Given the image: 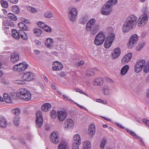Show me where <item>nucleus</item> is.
Listing matches in <instances>:
<instances>
[{
  "instance_id": "nucleus-44",
  "label": "nucleus",
  "mask_w": 149,
  "mask_h": 149,
  "mask_svg": "<svg viewBox=\"0 0 149 149\" xmlns=\"http://www.w3.org/2000/svg\"><path fill=\"white\" fill-rule=\"evenodd\" d=\"M27 9L29 11L32 13H34L37 11L36 9L30 6H28L26 7Z\"/></svg>"
},
{
  "instance_id": "nucleus-31",
  "label": "nucleus",
  "mask_w": 149,
  "mask_h": 149,
  "mask_svg": "<svg viewBox=\"0 0 149 149\" xmlns=\"http://www.w3.org/2000/svg\"><path fill=\"white\" fill-rule=\"evenodd\" d=\"M7 122L3 117L0 116V126L5 127L6 126Z\"/></svg>"
},
{
  "instance_id": "nucleus-59",
  "label": "nucleus",
  "mask_w": 149,
  "mask_h": 149,
  "mask_svg": "<svg viewBox=\"0 0 149 149\" xmlns=\"http://www.w3.org/2000/svg\"><path fill=\"white\" fill-rule=\"evenodd\" d=\"M35 42L38 45H40L41 44V42L38 40H35Z\"/></svg>"
},
{
  "instance_id": "nucleus-60",
  "label": "nucleus",
  "mask_w": 149,
  "mask_h": 149,
  "mask_svg": "<svg viewBox=\"0 0 149 149\" xmlns=\"http://www.w3.org/2000/svg\"><path fill=\"white\" fill-rule=\"evenodd\" d=\"M74 103H75L78 106V107H79L81 109H85V108H84V107H83V106H82L78 104H77L76 103L74 102Z\"/></svg>"
},
{
  "instance_id": "nucleus-57",
  "label": "nucleus",
  "mask_w": 149,
  "mask_h": 149,
  "mask_svg": "<svg viewBox=\"0 0 149 149\" xmlns=\"http://www.w3.org/2000/svg\"><path fill=\"white\" fill-rule=\"evenodd\" d=\"M8 1L11 3H17L18 0H8Z\"/></svg>"
},
{
  "instance_id": "nucleus-16",
  "label": "nucleus",
  "mask_w": 149,
  "mask_h": 149,
  "mask_svg": "<svg viewBox=\"0 0 149 149\" xmlns=\"http://www.w3.org/2000/svg\"><path fill=\"white\" fill-rule=\"evenodd\" d=\"M132 57V53H129L125 55L121 60V63L123 64L127 63L130 61Z\"/></svg>"
},
{
  "instance_id": "nucleus-53",
  "label": "nucleus",
  "mask_w": 149,
  "mask_h": 149,
  "mask_svg": "<svg viewBox=\"0 0 149 149\" xmlns=\"http://www.w3.org/2000/svg\"><path fill=\"white\" fill-rule=\"evenodd\" d=\"M79 145L80 144L78 143H75L74 144V143H73L72 149H79Z\"/></svg>"
},
{
  "instance_id": "nucleus-23",
  "label": "nucleus",
  "mask_w": 149,
  "mask_h": 149,
  "mask_svg": "<svg viewBox=\"0 0 149 149\" xmlns=\"http://www.w3.org/2000/svg\"><path fill=\"white\" fill-rule=\"evenodd\" d=\"M120 54V48L117 47L115 48L113 50L112 53V56L113 58H118Z\"/></svg>"
},
{
  "instance_id": "nucleus-3",
  "label": "nucleus",
  "mask_w": 149,
  "mask_h": 149,
  "mask_svg": "<svg viewBox=\"0 0 149 149\" xmlns=\"http://www.w3.org/2000/svg\"><path fill=\"white\" fill-rule=\"evenodd\" d=\"M17 80L15 81V83L18 84H24V81H30L33 80L34 78L33 75H18Z\"/></svg>"
},
{
  "instance_id": "nucleus-10",
  "label": "nucleus",
  "mask_w": 149,
  "mask_h": 149,
  "mask_svg": "<svg viewBox=\"0 0 149 149\" xmlns=\"http://www.w3.org/2000/svg\"><path fill=\"white\" fill-rule=\"evenodd\" d=\"M138 40L137 34H134L132 35L130 39L129 42L127 46L129 48H131L136 44Z\"/></svg>"
},
{
  "instance_id": "nucleus-21",
  "label": "nucleus",
  "mask_w": 149,
  "mask_h": 149,
  "mask_svg": "<svg viewBox=\"0 0 149 149\" xmlns=\"http://www.w3.org/2000/svg\"><path fill=\"white\" fill-rule=\"evenodd\" d=\"M95 132V127L94 125L91 124L89 126L88 133L89 136L93 135Z\"/></svg>"
},
{
  "instance_id": "nucleus-1",
  "label": "nucleus",
  "mask_w": 149,
  "mask_h": 149,
  "mask_svg": "<svg viewBox=\"0 0 149 149\" xmlns=\"http://www.w3.org/2000/svg\"><path fill=\"white\" fill-rule=\"evenodd\" d=\"M137 22V18L134 15H132L127 18L125 23L123 25V31L127 32L129 30L136 26Z\"/></svg>"
},
{
  "instance_id": "nucleus-52",
  "label": "nucleus",
  "mask_w": 149,
  "mask_h": 149,
  "mask_svg": "<svg viewBox=\"0 0 149 149\" xmlns=\"http://www.w3.org/2000/svg\"><path fill=\"white\" fill-rule=\"evenodd\" d=\"M74 91L76 92H78L81 94H83L84 95H86V94L83 91H82L79 88H75L74 89Z\"/></svg>"
},
{
  "instance_id": "nucleus-28",
  "label": "nucleus",
  "mask_w": 149,
  "mask_h": 149,
  "mask_svg": "<svg viewBox=\"0 0 149 149\" xmlns=\"http://www.w3.org/2000/svg\"><path fill=\"white\" fill-rule=\"evenodd\" d=\"M19 39L21 37L22 39L26 40L28 39L26 34L24 31L21 30H19Z\"/></svg>"
},
{
  "instance_id": "nucleus-39",
  "label": "nucleus",
  "mask_w": 149,
  "mask_h": 149,
  "mask_svg": "<svg viewBox=\"0 0 149 149\" xmlns=\"http://www.w3.org/2000/svg\"><path fill=\"white\" fill-rule=\"evenodd\" d=\"M12 10L15 13L18 14L19 12V10L18 7L16 6H14L12 7Z\"/></svg>"
},
{
  "instance_id": "nucleus-50",
  "label": "nucleus",
  "mask_w": 149,
  "mask_h": 149,
  "mask_svg": "<svg viewBox=\"0 0 149 149\" xmlns=\"http://www.w3.org/2000/svg\"><path fill=\"white\" fill-rule=\"evenodd\" d=\"M63 99L65 100L69 101L71 103H74V102L70 99H69L68 96L67 95H63L62 96Z\"/></svg>"
},
{
  "instance_id": "nucleus-20",
  "label": "nucleus",
  "mask_w": 149,
  "mask_h": 149,
  "mask_svg": "<svg viewBox=\"0 0 149 149\" xmlns=\"http://www.w3.org/2000/svg\"><path fill=\"white\" fill-rule=\"evenodd\" d=\"M104 82L103 79L101 77H99L95 79L93 81L94 86H101Z\"/></svg>"
},
{
  "instance_id": "nucleus-15",
  "label": "nucleus",
  "mask_w": 149,
  "mask_h": 149,
  "mask_svg": "<svg viewBox=\"0 0 149 149\" xmlns=\"http://www.w3.org/2000/svg\"><path fill=\"white\" fill-rule=\"evenodd\" d=\"M51 141L54 144L58 143L59 141V138L57 133L55 132H52L50 136Z\"/></svg>"
},
{
  "instance_id": "nucleus-17",
  "label": "nucleus",
  "mask_w": 149,
  "mask_h": 149,
  "mask_svg": "<svg viewBox=\"0 0 149 149\" xmlns=\"http://www.w3.org/2000/svg\"><path fill=\"white\" fill-rule=\"evenodd\" d=\"M77 10L76 8H72L70 11L69 18L71 21H74L75 20L77 15Z\"/></svg>"
},
{
  "instance_id": "nucleus-5",
  "label": "nucleus",
  "mask_w": 149,
  "mask_h": 149,
  "mask_svg": "<svg viewBox=\"0 0 149 149\" xmlns=\"http://www.w3.org/2000/svg\"><path fill=\"white\" fill-rule=\"evenodd\" d=\"M105 38V36L104 33L101 31L100 32L95 38L94 43L97 46L101 45L103 43Z\"/></svg>"
},
{
  "instance_id": "nucleus-43",
  "label": "nucleus",
  "mask_w": 149,
  "mask_h": 149,
  "mask_svg": "<svg viewBox=\"0 0 149 149\" xmlns=\"http://www.w3.org/2000/svg\"><path fill=\"white\" fill-rule=\"evenodd\" d=\"M143 68L140 66H137V65L136 64L134 67V71L136 73H139L142 70Z\"/></svg>"
},
{
  "instance_id": "nucleus-46",
  "label": "nucleus",
  "mask_w": 149,
  "mask_h": 149,
  "mask_svg": "<svg viewBox=\"0 0 149 149\" xmlns=\"http://www.w3.org/2000/svg\"><path fill=\"white\" fill-rule=\"evenodd\" d=\"M107 142V140L105 138H103L101 141L100 143V148H104V146Z\"/></svg>"
},
{
  "instance_id": "nucleus-25",
  "label": "nucleus",
  "mask_w": 149,
  "mask_h": 149,
  "mask_svg": "<svg viewBox=\"0 0 149 149\" xmlns=\"http://www.w3.org/2000/svg\"><path fill=\"white\" fill-rule=\"evenodd\" d=\"M73 143L80 144L81 143V139L80 136L78 134L75 135L73 137Z\"/></svg>"
},
{
  "instance_id": "nucleus-13",
  "label": "nucleus",
  "mask_w": 149,
  "mask_h": 149,
  "mask_svg": "<svg viewBox=\"0 0 149 149\" xmlns=\"http://www.w3.org/2000/svg\"><path fill=\"white\" fill-rule=\"evenodd\" d=\"M74 126L73 120L71 119H67L64 123V128L66 129H70L72 128Z\"/></svg>"
},
{
  "instance_id": "nucleus-41",
  "label": "nucleus",
  "mask_w": 149,
  "mask_h": 149,
  "mask_svg": "<svg viewBox=\"0 0 149 149\" xmlns=\"http://www.w3.org/2000/svg\"><path fill=\"white\" fill-rule=\"evenodd\" d=\"M1 3L3 8H6L8 7V3L7 1L2 0L1 1Z\"/></svg>"
},
{
  "instance_id": "nucleus-34",
  "label": "nucleus",
  "mask_w": 149,
  "mask_h": 149,
  "mask_svg": "<svg viewBox=\"0 0 149 149\" xmlns=\"http://www.w3.org/2000/svg\"><path fill=\"white\" fill-rule=\"evenodd\" d=\"M146 61L145 60H141L137 61L136 64L138 66H140L143 68L145 65Z\"/></svg>"
},
{
  "instance_id": "nucleus-58",
  "label": "nucleus",
  "mask_w": 149,
  "mask_h": 149,
  "mask_svg": "<svg viewBox=\"0 0 149 149\" xmlns=\"http://www.w3.org/2000/svg\"><path fill=\"white\" fill-rule=\"evenodd\" d=\"M22 21L26 23H30L29 21L24 18L22 19Z\"/></svg>"
},
{
  "instance_id": "nucleus-24",
  "label": "nucleus",
  "mask_w": 149,
  "mask_h": 149,
  "mask_svg": "<svg viewBox=\"0 0 149 149\" xmlns=\"http://www.w3.org/2000/svg\"><path fill=\"white\" fill-rule=\"evenodd\" d=\"M51 108L50 104L48 103H46L43 105L41 107L42 110L46 112Z\"/></svg>"
},
{
  "instance_id": "nucleus-64",
  "label": "nucleus",
  "mask_w": 149,
  "mask_h": 149,
  "mask_svg": "<svg viewBox=\"0 0 149 149\" xmlns=\"http://www.w3.org/2000/svg\"><path fill=\"white\" fill-rule=\"evenodd\" d=\"M101 103L103 104H107V101L103 100L102 102Z\"/></svg>"
},
{
  "instance_id": "nucleus-40",
  "label": "nucleus",
  "mask_w": 149,
  "mask_h": 149,
  "mask_svg": "<svg viewBox=\"0 0 149 149\" xmlns=\"http://www.w3.org/2000/svg\"><path fill=\"white\" fill-rule=\"evenodd\" d=\"M11 112L17 116L20 113V111L19 108L13 109L11 111Z\"/></svg>"
},
{
  "instance_id": "nucleus-36",
  "label": "nucleus",
  "mask_w": 149,
  "mask_h": 149,
  "mask_svg": "<svg viewBox=\"0 0 149 149\" xmlns=\"http://www.w3.org/2000/svg\"><path fill=\"white\" fill-rule=\"evenodd\" d=\"M8 17L10 19L13 21H16L17 19V17L13 13H9L8 14Z\"/></svg>"
},
{
  "instance_id": "nucleus-63",
  "label": "nucleus",
  "mask_w": 149,
  "mask_h": 149,
  "mask_svg": "<svg viewBox=\"0 0 149 149\" xmlns=\"http://www.w3.org/2000/svg\"><path fill=\"white\" fill-rule=\"evenodd\" d=\"M3 13L5 14H6L7 13V11L5 9H3Z\"/></svg>"
},
{
  "instance_id": "nucleus-38",
  "label": "nucleus",
  "mask_w": 149,
  "mask_h": 149,
  "mask_svg": "<svg viewBox=\"0 0 149 149\" xmlns=\"http://www.w3.org/2000/svg\"><path fill=\"white\" fill-rule=\"evenodd\" d=\"M68 148L67 144L64 142L59 145L58 149H68Z\"/></svg>"
},
{
  "instance_id": "nucleus-11",
  "label": "nucleus",
  "mask_w": 149,
  "mask_h": 149,
  "mask_svg": "<svg viewBox=\"0 0 149 149\" xmlns=\"http://www.w3.org/2000/svg\"><path fill=\"white\" fill-rule=\"evenodd\" d=\"M63 68V64L58 61H55L53 63L52 68L53 70L58 71L61 70Z\"/></svg>"
},
{
  "instance_id": "nucleus-32",
  "label": "nucleus",
  "mask_w": 149,
  "mask_h": 149,
  "mask_svg": "<svg viewBox=\"0 0 149 149\" xmlns=\"http://www.w3.org/2000/svg\"><path fill=\"white\" fill-rule=\"evenodd\" d=\"M102 92L105 95H108L109 94V89L108 86H104L102 87Z\"/></svg>"
},
{
  "instance_id": "nucleus-48",
  "label": "nucleus",
  "mask_w": 149,
  "mask_h": 149,
  "mask_svg": "<svg viewBox=\"0 0 149 149\" xmlns=\"http://www.w3.org/2000/svg\"><path fill=\"white\" fill-rule=\"evenodd\" d=\"M19 118L18 116H16L14 118V123L15 126H17L19 124Z\"/></svg>"
},
{
  "instance_id": "nucleus-54",
  "label": "nucleus",
  "mask_w": 149,
  "mask_h": 149,
  "mask_svg": "<svg viewBox=\"0 0 149 149\" xmlns=\"http://www.w3.org/2000/svg\"><path fill=\"white\" fill-rule=\"evenodd\" d=\"M144 45L145 44L144 43H142L141 44H140L139 45L137 48V50L138 51H139L143 47V46H144Z\"/></svg>"
},
{
  "instance_id": "nucleus-22",
  "label": "nucleus",
  "mask_w": 149,
  "mask_h": 149,
  "mask_svg": "<svg viewBox=\"0 0 149 149\" xmlns=\"http://www.w3.org/2000/svg\"><path fill=\"white\" fill-rule=\"evenodd\" d=\"M11 35L15 39L18 40L19 39V30L17 31L15 29H13L12 30Z\"/></svg>"
},
{
  "instance_id": "nucleus-2",
  "label": "nucleus",
  "mask_w": 149,
  "mask_h": 149,
  "mask_svg": "<svg viewBox=\"0 0 149 149\" xmlns=\"http://www.w3.org/2000/svg\"><path fill=\"white\" fill-rule=\"evenodd\" d=\"M118 3L117 0H109L105 4L101 10V13L103 15H107L110 14L112 11L111 8Z\"/></svg>"
},
{
  "instance_id": "nucleus-35",
  "label": "nucleus",
  "mask_w": 149,
  "mask_h": 149,
  "mask_svg": "<svg viewBox=\"0 0 149 149\" xmlns=\"http://www.w3.org/2000/svg\"><path fill=\"white\" fill-rule=\"evenodd\" d=\"M90 142L89 141H84L83 143V149H90L91 147Z\"/></svg>"
},
{
  "instance_id": "nucleus-12",
  "label": "nucleus",
  "mask_w": 149,
  "mask_h": 149,
  "mask_svg": "<svg viewBox=\"0 0 149 149\" xmlns=\"http://www.w3.org/2000/svg\"><path fill=\"white\" fill-rule=\"evenodd\" d=\"M67 115V113L65 111L60 110L58 111L57 117L60 121H62L65 120Z\"/></svg>"
},
{
  "instance_id": "nucleus-19",
  "label": "nucleus",
  "mask_w": 149,
  "mask_h": 149,
  "mask_svg": "<svg viewBox=\"0 0 149 149\" xmlns=\"http://www.w3.org/2000/svg\"><path fill=\"white\" fill-rule=\"evenodd\" d=\"M19 55L16 52L13 53L10 57V60L13 63L17 62L19 60Z\"/></svg>"
},
{
  "instance_id": "nucleus-47",
  "label": "nucleus",
  "mask_w": 149,
  "mask_h": 149,
  "mask_svg": "<svg viewBox=\"0 0 149 149\" xmlns=\"http://www.w3.org/2000/svg\"><path fill=\"white\" fill-rule=\"evenodd\" d=\"M45 16L46 18H50L52 17L53 15L52 12L47 11L45 13Z\"/></svg>"
},
{
  "instance_id": "nucleus-42",
  "label": "nucleus",
  "mask_w": 149,
  "mask_h": 149,
  "mask_svg": "<svg viewBox=\"0 0 149 149\" xmlns=\"http://www.w3.org/2000/svg\"><path fill=\"white\" fill-rule=\"evenodd\" d=\"M99 29V26L96 25L94 28L91 31V34H96Z\"/></svg>"
},
{
  "instance_id": "nucleus-30",
  "label": "nucleus",
  "mask_w": 149,
  "mask_h": 149,
  "mask_svg": "<svg viewBox=\"0 0 149 149\" xmlns=\"http://www.w3.org/2000/svg\"><path fill=\"white\" fill-rule=\"evenodd\" d=\"M3 97L6 102L8 103H11L12 102L10 96L8 94L4 93L3 95Z\"/></svg>"
},
{
  "instance_id": "nucleus-55",
  "label": "nucleus",
  "mask_w": 149,
  "mask_h": 149,
  "mask_svg": "<svg viewBox=\"0 0 149 149\" xmlns=\"http://www.w3.org/2000/svg\"><path fill=\"white\" fill-rule=\"evenodd\" d=\"M84 62L83 61H81L79 62L78 63H77L76 64V66H80L84 64Z\"/></svg>"
},
{
  "instance_id": "nucleus-51",
  "label": "nucleus",
  "mask_w": 149,
  "mask_h": 149,
  "mask_svg": "<svg viewBox=\"0 0 149 149\" xmlns=\"http://www.w3.org/2000/svg\"><path fill=\"white\" fill-rule=\"evenodd\" d=\"M143 123L147 125L149 127V120L146 118H144L143 120Z\"/></svg>"
},
{
  "instance_id": "nucleus-29",
  "label": "nucleus",
  "mask_w": 149,
  "mask_h": 149,
  "mask_svg": "<svg viewBox=\"0 0 149 149\" xmlns=\"http://www.w3.org/2000/svg\"><path fill=\"white\" fill-rule=\"evenodd\" d=\"M3 23L6 26H10L11 27H14L15 26L14 23L10 20L8 19L4 21L3 22Z\"/></svg>"
},
{
  "instance_id": "nucleus-7",
  "label": "nucleus",
  "mask_w": 149,
  "mask_h": 149,
  "mask_svg": "<svg viewBox=\"0 0 149 149\" xmlns=\"http://www.w3.org/2000/svg\"><path fill=\"white\" fill-rule=\"evenodd\" d=\"M148 19L147 15L146 14L141 15L139 17L138 22V25L139 26H143L145 25L148 22Z\"/></svg>"
},
{
  "instance_id": "nucleus-33",
  "label": "nucleus",
  "mask_w": 149,
  "mask_h": 149,
  "mask_svg": "<svg viewBox=\"0 0 149 149\" xmlns=\"http://www.w3.org/2000/svg\"><path fill=\"white\" fill-rule=\"evenodd\" d=\"M129 68V66L128 65H124L121 70V74H125L127 72Z\"/></svg>"
},
{
  "instance_id": "nucleus-14",
  "label": "nucleus",
  "mask_w": 149,
  "mask_h": 149,
  "mask_svg": "<svg viewBox=\"0 0 149 149\" xmlns=\"http://www.w3.org/2000/svg\"><path fill=\"white\" fill-rule=\"evenodd\" d=\"M37 24L39 27L42 28L44 31L50 33L52 31V29L50 27L42 22H38L37 23Z\"/></svg>"
},
{
  "instance_id": "nucleus-37",
  "label": "nucleus",
  "mask_w": 149,
  "mask_h": 149,
  "mask_svg": "<svg viewBox=\"0 0 149 149\" xmlns=\"http://www.w3.org/2000/svg\"><path fill=\"white\" fill-rule=\"evenodd\" d=\"M34 33L38 36H40L42 33V30L39 28H36L33 29Z\"/></svg>"
},
{
  "instance_id": "nucleus-56",
  "label": "nucleus",
  "mask_w": 149,
  "mask_h": 149,
  "mask_svg": "<svg viewBox=\"0 0 149 149\" xmlns=\"http://www.w3.org/2000/svg\"><path fill=\"white\" fill-rule=\"evenodd\" d=\"M130 134L135 138H137V136L136 134L133 131L131 132Z\"/></svg>"
},
{
  "instance_id": "nucleus-45",
  "label": "nucleus",
  "mask_w": 149,
  "mask_h": 149,
  "mask_svg": "<svg viewBox=\"0 0 149 149\" xmlns=\"http://www.w3.org/2000/svg\"><path fill=\"white\" fill-rule=\"evenodd\" d=\"M143 71L146 73L149 72V61L148 62L143 69Z\"/></svg>"
},
{
  "instance_id": "nucleus-27",
  "label": "nucleus",
  "mask_w": 149,
  "mask_h": 149,
  "mask_svg": "<svg viewBox=\"0 0 149 149\" xmlns=\"http://www.w3.org/2000/svg\"><path fill=\"white\" fill-rule=\"evenodd\" d=\"M53 41L52 38H48L45 42V45L47 47H50L53 45Z\"/></svg>"
},
{
  "instance_id": "nucleus-49",
  "label": "nucleus",
  "mask_w": 149,
  "mask_h": 149,
  "mask_svg": "<svg viewBox=\"0 0 149 149\" xmlns=\"http://www.w3.org/2000/svg\"><path fill=\"white\" fill-rule=\"evenodd\" d=\"M50 114L52 118L54 119L56 117V113L54 110H52L50 112Z\"/></svg>"
},
{
  "instance_id": "nucleus-61",
  "label": "nucleus",
  "mask_w": 149,
  "mask_h": 149,
  "mask_svg": "<svg viewBox=\"0 0 149 149\" xmlns=\"http://www.w3.org/2000/svg\"><path fill=\"white\" fill-rule=\"evenodd\" d=\"M103 100H102L101 99H97L96 100V101L97 102H100V103H101L102 102Z\"/></svg>"
},
{
  "instance_id": "nucleus-6",
  "label": "nucleus",
  "mask_w": 149,
  "mask_h": 149,
  "mask_svg": "<svg viewBox=\"0 0 149 149\" xmlns=\"http://www.w3.org/2000/svg\"><path fill=\"white\" fill-rule=\"evenodd\" d=\"M115 35L113 33H111L106 40L104 47L106 48H108L111 46L114 39Z\"/></svg>"
},
{
  "instance_id": "nucleus-18",
  "label": "nucleus",
  "mask_w": 149,
  "mask_h": 149,
  "mask_svg": "<svg viewBox=\"0 0 149 149\" xmlns=\"http://www.w3.org/2000/svg\"><path fill=\"white\" fill-rule=\"evenodd\" d=\"M95 21V19H92L87 22L86 26V29L87 31H90L91 28L94 26Z\"/></svg>"
},
{
  "instance_id": "nucleus-9",
  "label": "nucleus",
  "mask_w": 149,
  "mask_h": 149,
  "mask_svg": "<svg viewBox=\"0 0 149 149\" xmlns=\"http://www.w3.org/2000/svg\"><path fill=\"white\" fill-rule=\"evenodd\" d=\"M28 67L26 63H20L15 65L13 68L14 71L17 72H21L24 71Z\"/></svg>"
},
{
  "instance_id": "nucleus-62",
  "label": "nucleus",
  "mask_w": 149,
  "mask_h": 149,
  "mask_svg": "<svg viewBox=\"0 0 149 149\" xmlns=\"http://www.w3.org/2000/svg\"><path fill=\"white\" fill-rule=\"evenodd\" d=\"M34 53L38 55L39 54V51L38 50H35L34 51Z\"/></svg>"
},
{
  "instance_id": "nucleus-26",
  "label": "nucleus",
  "mask_w": 149,
  "mask_h": 149,
  "mask_svg": "<svg viewBox=\"0 0 149 149\" xmlns=\"http://www.w3.org/2000/svg\"><path fill=\"white\" fill-rule=\"evenodd\" d=\"M18 26L21 29L25 31H27L29 29L28 27L23 22H19L18 24Z\"/></svg>"
},
{
  "instance_id": "nucleus-8",
  "label": "nucleus",
  "mask_w": 149,
  "mask_h": 149,
  "mask_svg": "<svg viewBox=\"0 0 149 149\" xmlns=\"http://www.w3.org/2000/svg\"><path fill=\"white\" fill-rule=\"evenodd\" d=\"M36 126L37 127H41L43 124V120L42 113L40 111H38L36 113Z\"/></svg>"
},
{
  "instance_id": "nucleus-4",
  "label": "nucleus",
  "mask_w": 149,
  "mask_h": 149,
  "mask_svg": "<svg viewBox=\"0 0 149 149\" xmlns=\"http://www.w3.org/2000/svg\"><path fill=\"white\" fill-rule=\"evenodd\" d=\"M19 93L22 99L25 101H28L31 99V94L27 89L24 88H20L19 89Z\"/></svg>"
}]
</instances>
